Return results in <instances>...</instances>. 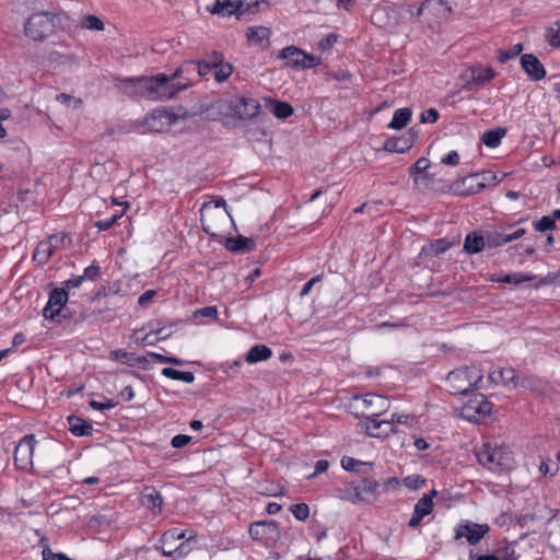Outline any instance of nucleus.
Masks as SVG:
<instances>
[{
  "mask_svg": "<svg viewBox=\"0 0 560 560\" xmlns=\"http://www.w3.org/2000/svg\"><path fill=\"white\" fill-rule=\"evenodd\" d=\"M278 58L283 60L287 67L293 69H311L322 62L319 57L307 54L296 46L284 47L279 51Z\"/></svg>",
  "mask_w": 560,
  "mask_h": 560,
  "instance_id": "8",
  "label": "nucleus"
},
{
  "mask_svg": "<svg viewBox=\"0 0 560 560\" xmlns=\"http://www.w3.org/2000/svg\"><path fill=\"white\" fill-rule=\"evenodd\" d=\"M223 58L220 54L213 52L212 55V68L213 74L218 82L225 81L232 73V67L229 63L222 62Z\"/></svg>",
  "mask_w": 560,
  "mask_h": 560,
  "instance_id": "29",
  "label": "nucleus"
},
{
  "mask_svg": "<svg viewBox=\"0 0 560 560\" xmlns=\"http://www.w3.org/2000/svg\"><path fill=\"white\" fill-rule=\"evenodd\" d=\"M68 302V292L65 288L54 289L48 298V302L43 311V315L46 319L55 320L65 311L66 303Z\"/></svg>",
  "mask_w": 560,
  "mask_h": 560,
  "instance_id": "15",
  "label": "nucleus"
},
{
  "mask_svg": "<svg viewBox=\"0 0 560 560\" xmlns=\"http://www.w3.org/2000/svg\"><path fill=\"white\" fill-rule=\"evenodd\" d=\"M56 15L48 12L32 14L24 24V34L32 40L43 42L55 32Z\"/></svg>",
  "mask_w": 560,
  "mask_h": 560,
  "instance_id": "4",
  "label": "nucleus"
},
{
  "mask_svg": "<svg viewBox=\"0 0 560 560\" xmlns=\"http://www.w3.org/2000/svg\"><path fill=\"white\" fill-rule=\"evenodd\" d=\"M476 174L479 177V182L482 183V189L485 187H487L488 185L497 183V175L493 172H491V171H487V172H482V173H476Z\"/></svg>",
  "mask_w": 560,
  "mask_h": 560,
  "instance_id": "54",
  "label": "nucleus"
},
{
  "mask_svg": "<svg viewBox=\"0 0 560 560\" xmlns=\"http://www.w3.org/2000/svg\"><path fill=\"white\" fill-rule=\"evenodd\" d=\"M475 454L479 464L494 472L510 469L513 465L512 454L505 446L485 443Z\"/></svg>",
  "mask_w": 560,
  "mask_h": 560,
  "instance_id": "2",
  "label": "nucleus"
},
{
  "mask_svg": "<svg viewBox=\"0 0 560 560\" xmlns=\"http://www.w3.org/2000/svg\"><path fill=\"white\" fill-rule=\"evenodd\" d=\"M482 380V373L476 368H462L448 373L446 382L450 393L460 395L468 393Z\"/></svg>",
  "mask_w": 560,
  "mask_h": 560,
  "instance_id": "6",
  "label": "nucleus"
},
{
  "mask_svg": "<svg viewBox=\"0 0 560 560\" xmlns=\"http://www.w3.org/2000/svg\"><path fill=\"white\" fill-rule=\"evenodd\" d=\"M451 190L459 196L474 195L482 190V183L479 182V177L475 173L455 180L451 185Z\"/></svg>",
  "mask_w": 560,
  "mask_h": 560,
  "instance_id": "22",
  "label": "nucleus"
},
{
  "mask_svg": "<svg viewBox=\"0 0 560 560\" xmlns=\"http://www.w3.org/2000/svg\"><path fill=\"white\" fill-rule=\"evenodd\" d=\"M411 119V110L407 107L399 108L395 110L390 122L388 124V128L390 129H401L404 128L409 120Z\"/></svg>",
  "mask_w": 560,
  "mask_h": 560,
  "instance_id": "35",
  "label": "nucleus"
},
{
  "mask_svg": "<svg viewBox=\"0 0 560 560\" xmlns=\"http://www.w3.org/2000/svg\"><path fill=\"white\" fill-rule=\"evenodd\" d=\"M320 280H322V276H315V277H313L310 281H307V282L303 285V288H302V290H301V293H300V296H301V298L306 296V295L311 292V290H312L313 285H314L315 283L319 282Z\"/></svg>",
  "mask_w": 560,
  "mask_h": 560,
  "instance_id": "63",
  "label": "nucleus"
},
{
  "mask_svg": "<svg viewBox=\"0 0 560 560\" xmlns=\"http://www.w3.org/2000/svg\"><path fill=\"white\" fill-rule=\"evenodd\" d=\"M270 30L264 26L249 27L247 31L248 40L257 46L267 47L269 45Z\"/></svg>",
  "mask_w": 560,
  "mask_h": 560,
  "instance_id": "27",
  "label": "nucleus"
},
{
  "mask_svg": "<svg viewBox=\"0 0 560 560\" xmlns=\"http://www.w3.org/2000/svg\"><path fill=\"white\" fill-rule=\"evenodd\" d=\"M337 42V36L334 34H329L322 38L318 43V48L322 50L329 49Z\"/></svg>",
  "mask_w": 560,
  "mask_h": 560,
  "instance_id": "61",
  "label": "nucleus"
},
{
  "mask_svg": "<svg viewBox=\"0 0 560 560\" xmlns=\"http://www.w3.org/2000/svg\"><path fill=\"white\" fill-rule=\"evenodd\" d=\"M185 536V532L177 528L165 532L160 539L163 556L175 560L185 558L194 548L195 537L190 536L177 547L173 546L177 540L184 539Z\"/></svg>",
  "mask_w": 560,
  "mask_h": 560,
  "instance_id": "5",
  "label": "nucleus"
},
{
  "mask_svg": "<svg viewBox=\"0 0 560 560\" xmlns=\"http://www.w3.org/2000/svg\"><path fill=\"white\" fill-rule=\"evenodd\" d=\"M266 107L269 112L279 119H284L293 114V107L287 103L277 100H266Z\"/></svg>",
  "mask_w": 560,
  "mask_h": 560,
  "instance_id": "28",
  "label": "nucleus"
},
{
  "mask_svg": "<svg viewBox=\"0 0 560 560\" xmlns=\"http://www.w3.org/2000/svg\"><path fill=\"white\" fill-rule=\"evenodd\" d=\"M522 49H523L522 45L517 44L513 47V50H510V52L500 51V61L505 62L509 59L516 57L522 51Z\"/></svg>",
  "mask_w": 560,
  "mask_h": 560,
  "instance_id": "59",
  "label": "nucleus"
},
{
  "mask_svg": "<svg viewBox=\"0 0 560 560\" xmlns=\"http://www.w3.org/2000/svg\"><path fill=\"white\" fill-rule=\"evenodd\" d=\"M438 118H439V113L434 108H429L421 114L422 122L433 124L438 120Z\"/></svg>",
  "mask_w": 560,
  "mask_h": 560,
  "instance_id": "60",
  "label": "nucleus"
},
{
  "mask_svg": "<svg viewBox=\"0 0 560 560\" xmlns=\"http://www.w3.org/2000/svg\"><path fill=\"white\" fill-rule=\"evenodd\" d=\"M486 246V238L476 232L469 233L464 241V249L468 254H477Z\"/></svg>",
  "mask_w": 560,
  "mask_h": 560,
  "instance_id": "34",
  "label": "nucleus"
},
{
  "mask_svg": "<svg viewBox=\"0 0 560 560\" xmlns=\"http://www.w3.org/2000/svg\"><path fill=\"white\" fill-rule=\"evenodd\" d=\"M124 92L131 96L145 97L151 101L168 100L176 95L174 86L166 74L121 79Z\"/></svg>",
  "mask_w": 560,
  "mask_h": 560,
  "instance_id": "1",
  "label": "nucleus"
},
{
  "mask_svg": "<svg viewBox=\"0 0 560 560\" xmlns=\"http://www.w3.org/2000/svg\"><path fill=\"white\" fill-rule=\"evenodd\" d=\"M533 226L538 232L553 231L557 228L551 215H545L540 220L535 221Z\"/></svg>",
  "mask_w": 560,
  "mask_h": 560,
  "instance_id": "44",
  "label": "nucleus"
},
{
  "mask_svg": "<svg viewBox=\"0 0 560 560\" xmlns=\"http://www.w3.org/2000/svg\"><path fill=\"white\" fill-rule=\"evenodd\" d=\"M438 494L436 490H431L429 493L423 494L415 505L413 514L408 522V525L416 528L420 525L423 517L431 514L433 511V497Z\"/></svg>",
  "mask_w": 560,
  "mask_h": 560,
  "instance_id": "21",
  "label": "nucleus"
},
{
  "mask_svg": "<svg viewBox=\"0 0 560 560\" xmlns=\"http://www.w3.org/2000/svg\"><path fill=\"white\" fill-rule=\"evenodd\" d=\"M355 401L363 408L362 415L365 419L377 418L389 409V400L385 396L377 394L355 397Z\"/></svg>",
  "mask_w": 560,
  "mask_h": 560,
  "instance_id": "12",
  "label": "nucleus"
},
{
  "mask_svg": "<svg viewBox=\"0 0 560 560\" xmlns=\"http://www.w3.org/2000/svg\"><path fill=\"white\" fill-rule=\"evenodd\" d=\"M37 441L33 434L23 436L14 450V464L21 470L33 468V455Z\"/></svg>",
  "mask_w": 560,
  "mask_h": 560,
  "instance_id": "11",
  "label": "nucleus"
},
{
  "mask_svg": "<svg viewBox=\"0 0 560 560\" xmlns=\"http://www.w3.org/2000/svg\"><path fill=\"white\" fill-rule=\"evenodd\" d=\"M272 357V351L265 345H256L250 348L246 354V362L254 364L260 361H266Z\"/></svg>",
  "mask_w": 560,
  "mask_h": 560,
  "instance_id": "30",
  "label": "nucleus"
},
{
  "mask_svg": "<svg viewBox=\"0 0 560 560\" xmlns=\"http://www.w3.org/2000/svg\"><path fill=\"white\" fill-rule=\"evenodd\" d=\"M81 27L91 31H103L104 23L96 15H84L80 23Z\"/></svg>",
  "mask_w": 560,
  "mask_h": 560,
  "instance_id": "41",
  "label": "nucleus"
},
{
  "mask_svg": "<svg viewBox=\"0 0 560 560\" xmlns=\"http://www.w3.org/2000/svg\"><path fill=\"white\" fill-rule=\"evenodd\" d=\"M521 65L524 71L534 81L541 80L546 75L542 63L532 54L523 55L521 58Z\"/></svg>",
  "mask_w": 560,
  "mask_h": 560,
  "instance_id": "25",
  "label": "nucleus"
},
{
  "mask_svg": "<svg viewBox=\"0 0 560 560\" xmlns=\"http://www.w3.org/2000/svg\"><path fill=\"white\" fill-rule=\"evenodd\" d=\"M229 113L238 119H250L259 113L257 100L245 96H233L226 101Z\"/></svg>",
  "mask_w": 560,
  "mask_h": 560,
  "instance_id": "10",
  "label": "nucleus"
},
{
  "mask_svg": "<svg viewBox=\"0 0 560 560\" xmlns=\"http://www.w3.org/2000/svg\"><path fill=\"white\" fill-rule=\"evenodd\" d=\"M380 485L373 479H363L355 488V495L361 501L371 502L376 498Z\"/></svg>",
  "mask_w": 560,
  "mask_h": 560,
  "instance_id": "26",
  "label": "nucleus"
},
{
  "mask_svg": "<svg viewBox=\"0 0 560 560\" xmlns=\"http://www.w3.org/2000/svg\"><path fill=\"white\" fill-rule=\"evenodd\" d=\"M67 238L66 234L60 233L39 242L33 253V259L39 265H45L54 253L63 246Z\"/></svg>",
  "mask_w": 560,
  "mask_h": 560,
  "instance_id": "13",
  "label": "nucleus"
},
{
  "mask_svg": "<svg viewBox=\"0 0 560 560\" xmlns=\"http://www.w3.org/2000/svg\"><path fill=\"white\" fill-rule=\"evenodd\" d=\"M101 275V268L97 265H91L84 269L82 278L85 280L94 281Z\"/></svg>",
  "mask_w": 560,
  "mask_h": 560,
  "instance_id": "53",
  "label": "nucleus"
},
{
  "mask_svg": "<svg viewBox=\"0 0 560 560\" xmlns=\"http://www.w3.org/2000/svg\"><path fill=\"white\" fill-rule=\"evenodd\" d=\"M197 74L198 79L203 78L207 74H209L211 71H213L212 68V56L209 57L208 60H197Z\"/></svg>",
  "mask_w": 560,
  "mask_h": 560,
  "instance_id": "46",
  "label": "nucleus"
},
{
  "mask_svg": "<svg viewBox=\"0 0 560 560\" xmlns=\"http://www.w3.org/2000/svg\"><path fill=\"white\" fill-rule=\"evenodd\" d=\"M225 246L231 252H250L254 249L255 243L252 238L240 235L229 238Z\"/></svg>",
  "mask_w": 560,
  "mask_h": 560,
  "instance_id": "33",
  "label": "nucleus"
},
{
  "mask_svg": "<svg viewBox=\"0 0 560 560\" xmlns=\"http://www.w3.org/2000/svg\"><path fill=\"white\" fill-rule=\"evenodd\" d=\"M526 233V230L523 229V228H518L516 229L514 232L512 233H506V234H503L504 236V240L503 242H506V243H511L517 238H521L522 236H524Z\"/></svg>",
  "mask_w": 560,
  "mask_h": 560,
  "instance_id": "62",
  "label": "nucleus"
},
{
  "mask_svg": "<svg viewBox=\"0 0 560 560\" xmlns=\"http://www.w3.org/2000/svg\"><path fill=\"white\" fill-rule=\"evenodd\" d=\"M534 279V276H527L522 272H514L511 275H504V276H497L492 277V281L502 282V283H511L518 285L526 281H532Z\"/></svg>",
  "mask_w": 560,
  "mask_h": 560,
  "instance_id": "36",
  "label": "nucleus"
},
{
  "mask_svg": "<svg viewBox=\"0 0 560 560\" xmlns=\"http://www.w3.org/2000/svg\"><path fill=\"white\" fill-rule=\"evenodd\" d=\"M290 510L294 517L299 521H304L310 515V509L305 503L293 504Z\"/></svg>",
  "mask_w": 560,
  "mask_h": 560,
  "instance_id": "45",
  "label": "nucleus"
},
{
  "mask_svg": "<svg viewBox=\"0 0 560 560\" xmlns=\"http://www.w3.org/2000/svg\"><path fill=\"white\" fill-rule=\"evenodd\" d=\"M462 416L470 422H479L491 413V402L482 394H475L462 407Z\"/></svg>",
  "mask_w": 560,
  "mask_h": 560,
  "instance_id": "9",
  "label": "nucleus"
},
{
  "mask_svg": "<svg viewBox=\"0 0 560 560\" xmlns=\"http://www.w3.org/2000/svg\"><path fill=\"white\" fill-rule=\"evenodd\" d=\"M371 20L372 22L380 26V27H384L386 26L387 24V12L385 9H376L373 11L372 15H371Z\"/></svg>",
  "mask_w": 560,
  "mask_h": 560,
  "instance_id": "47",
  "label": "nucleus"
},
{
  "mask_svg": "<svg viewBox=\"0 0 560 560\" xmlns=\"http://www.w3.org/2000/svg\"><path fill=\"white\" fill-rule=\"evenodd\" d=\"M424 8L427 9L425 23L430 27L440 24L451 12V8L442 0H425Z\"/></svg>",
  "mask_w": 560,
  "mask_h": 560,
  "instance_id": "19",
  "label": "nucleus"
},
{
  "mask_svg": "<svg viewBox=\"0 0 560 560\" xmlns=\"http://www.w3.org/2000/svg\"><path fill=\"white\" fill-rule=\"evenodd\" d=\"M260 0H215L211 12L222 16L236 15L237 19L246 14H254L258 11Z\"/></svg>",
  "mask_w": 560,
  "mask_h": 560,
  "instance_id": "7",
  "label": "nucleus"
},
{
  "mask_svg": "<svg viewBox=\"0 0 560 560\" xmlns=\"http://www.w3.org/2000/svg\"><path fill=\"white\" fill-rule=\"evenodd\" d=\"M459 160L460 158L457 151H450L441 159V163L447 166H456L459 163Z\"/></svg>",
  "mask_w": 560,
  "mask_h": 560,
  "instance_id": "56",
  "label": "nucleus"
},
{
  "mask_svg": "<svg viewBox=\"0 0 560 560\" xmlns=\"http://www.w3.org/2000/svg\"><path fill=\"white\" fill-rule=\"evenodd\" d=\"M176 118L173 114L158 109L148 115L143 120V127L151 132H163L168 130Z\"/></svg>",
  "mask_w": 560,
  "mask_h": 560,
  "instance_id": "16",
  "label": "nucleus"
},
{
  "mask_svg": "<svg viewBox=\"0 0 560 560\" xmlns=\"http://www.w3.org/2000/svg\"><path fill=\"white\" fill-rule=\"evenodd\" d=\"M141 502L148 509H159L161 511V506L163 503V498L159 491L154 488H145L141 495Z\"/></svg>",
  "mask_w": 560,
  "mask_h": 560,
  "instance_id": "31",
  "label": "nucleus"
},
{
  "mask_svg": "<svg viewBox=\"0 0 560 560\" xmlns=\"http://www.w3.org/2000/svg\"><path fill=\"white\" fill-rule=\"evenodd\" d=\"M149 355L152 357L159 363H172L175 365H182L184 363L183 360L176 357H167L156 352H149Z\"/></svg>",
  "mask_w": 560,
  "mask_h": 560,
  "instance_id": "50",
  "label": "nucleus"
},
{
  "mask_svg": "<svg viewBox=\"0 0 560 560\" xmlns=\"http://www.w3.org/2000/svg\"><path fill=\"white\" fill-rule=\"evenodd\" d=\"M190 440L191 438L189 435L177 434L172 439L171 445L175 448H180L187 445L190 442Z\"/></svg>",
  "mask_w": 560,
  "mask_h": 560,
  "instance_id": "58",
  "label": "nucleus"
},
{
  "mask_svg": "<svg viewBox=\"0 0 560 560\" xmlns=\"http://www.w3.org/2000/svg\"><path fill=\"white\" fill-rule=\"evenodd\" d=\"M559 470V467L557 465H553L552 467L549 465L548 462L542 460L539 465V471L544 476L553 477Z\"/></svg>",
  "mask_w": 560,
  "mask_h": 560,
  "instance_id": "57",
  "label": "nucleus"
},
{
  "mask_svg": "<svg viewBox=\"0 0 560 560\" xmlns=\"http://www.w3.org/2000/svg\"><path fill=\"white\" fill-rule=\"evenodd\" d=\"M430 167V161L427 158H420L410 168V174L413 177L415 184H419L420 180L427 179L423 173Z\"/></svg>",
  "mask_w": 560,
  "mask_h": 560,
  "instance_id": "37",
  "label": "nucleus"
},
{
  "mask_svg": "<svg viewBox=\"0 0 560 560\" xmlns=\"http://www.w3.org/2000/svg\"><path fill=\"white\" fill-rule=\"evenodd\" d=\"M488 532L489 526L487 524L466 522L457 526L455 538L460 539L465 537L470 545H476Z\"/></svg>",
  "mask_w": 560,
  "mask_h": 560,
  "instance_id": "20",
  "label": "nucleus"
},
{
  "mask_svg": "<svg viewBox=\"0 0 560 560\" xmlns=\"http://www.w3.org/2000/svg\"><path fill=\"white\" fill-rule=\"evenodd\" d=\"M84 281V279L82 278V276H73L72 278H70L69 280L65 281L63 282V288L65 289H71V288H79L82 282Z\"/></svg>",
  "mask_w": 560,
  "mask_h": 560,
  "instance_id": "64",
  "label": "nucleus"
},
{
  "mask_svg": "<svg viewBox=\"0 0 560 560\" xmlns=\"http://www.w3.org/2000/svg\"><path fill=\"white\" fill-rule=\"evenodd\" d=\"M489 380L492 383H501L510 388H516L518 385L525 386L524 381L520 383L516 371L512 368H503L490 372Z\"/></svg>",
  "mask_w": 560,
  "mask_h": 560,
  "instance_id": "24",
  "label": "nucleus"
},
{
  "mask_svg": "<svg viewBox=\"0 0 560 560\" xmlns=\"http://www.w3.org/2000/svg\"><path fill=\"white\" fill-rule=\"evenodd\" d=\"M493 77V71L490 68L481 66L470 67L463 74V79H465L464 89L470 91L475 85L481 86L491 81Z\"/></svg>",
  "mask_w": 560,
  "mask_h": 560,
  "instance_id": "18",
  "label": "nucleus"
},
{
  "mask_svg": "<svg viewBox=\"0 0 560 560\" xmlns=\"http://www.w3.org/2000/svg\"><path fill=\"white\" fill-rule=\"evenodd\" d=\"M402 482L408 489L416 490L424 485V479L420 476H408L402 480Z\"/></svg>",
  "mask_w": 560,
  "mask_h": 560,
  "instance_id": "52",
  "label": "nucleus"
},
{
  "mask_svg": "<svg viewBox=\"0 0 560 560\" xmlns=\"http://www.w3.org/2000/svg\"><path fill=\"white\" fill-rule=\"evenodd\" d=\"M69 431L75 436L90 435L92 432V424L85 420L77 417H68Z\"/></svg>",
  "mask_w": 560,
  "mask_h": 560,
  "instance_id": "32",
  "label": "nucleus"
},
{
  "mask_svg": "<svg viewBox=\"0 0 560 560\" xmlns=\"http://www.w3.org/2000/svg\"><path fill=\"white\" fill-rule=\"evenodd\" d=\"M366 433L372 438H386L398 430L394 429L393 422L389 420H377L376 418L366 419L364 422Z\"/></svg>",
  "mask_w": 560,
  "mask_h": 560,
  "instance_id": "23",
  "label": "nucleus"
},
{
  "mask_svg": "<svg viewBox=\"0 0 560 560\" xmlns=\"http://www.w3.org/2000/svg\"><path fill=\"white\" fill-rule=\"evenodd\" d=\"M451 246V242H448L445 238H440L436 240L434 243H431L429 247L425 248L424 250L427 254L440 255L445 253Z\"/></svg>",
  "mask_w": 560,
  "mask_h": 560,
  "instance_id": "43",
  "label": "nucleus"
},
{
  "mask_svg": "<svg viewBox=\"0 0 560 560\" xmlns=\"http://www.w3.org/2000/svg\"><path fill=\"white\" fill-rule=\"evenodd\" d=\"M170 81L174 79H184V83L172 84L177 92L186 90L198 79L197 62L195 60H187L175 72L168 77Z\"/></svg>",
  "mask_w": 560,
  "mask_h": 560,
  "instance_id": "17",
  "label": "nucleus"
},
{
  "mask_svg": "<svg viewBox=\"0 0 560 560\" xmlns=\"http://www.w3.org/2000/svg\"><path fill=\"white\" fill-rule=\"evenodd\" d=\"M162 375L167 378L180 381L187 384H191L195 381V376L191 372H183L173 368H164L162 370Z\"/></svg>",
  "mask_w": 560,
  "mask_h": 560,
  "instance_id": "38",
  "label": "nucleus"
},
{
  "mask_svg": "<svg viewBox=\"0 0 560 560\" xmlns=\"http://www.w3.org/2000/svg\"><path fill=\"white\" fill-rule=\"evenodd\" d=\"M200 220L202 230L211 237H220L223 228L226 226L232 218L226 209L219 208L215 205L205 203L200 210Z\"/></svg>",
  "mask_w": 560,
  "mask_h": 560,
  "instance_id": "3",
  "label": "nucleus"
},
{
  "mask_svg": "<svg viewBox=\"0 0 560 560\" xmlns=\"http://www.w3.org/2000/svg\"><path fill=\"white\" fill-rule=\"evenodd\" d=\"M504 135H505V130L502 128H498V129L486 131L482 135L481 140L485 143V145H487L489 148H495L500 144Z\"/></svg>",
  "mask_w": 560,
  "mask_h": 560,
  "instance_id": "40",
  "label": "nucleus"
},
{
  "mask_svg": "<svg viewBox=\"0 0 560 560\" xmlns=\"http://www.w3.org/2000/svg\"><path fill=\"white\" fill-rule=\"evenodd\" d=\"M503 240H504L503 233H498V232L490 233L486 237V245L490 248L499 247V246L506 244V242H503Z\"/></svg>",
  "mask_w": 560,
  "mask_h": 560,
  "instance_id": "48",
  "label": "nucleus"
},
{
  "mask_svg": "<svg viewBox=\"0 0 560 560\" xmlns=\"http://www.w3.org/2000/svg\"><path fill=\"white\" fill-rule=\"evenodd\" d=\"M249 535L254 540L269 545L280 537V532L275 521H259L249 526Z\"/></svg>",
  "mask_w": 560,
  "mask_h": 560,
  "instance_id": "14",
  "label": "nucleus"
},
{
  "mask_svg": "<svg viewBox=\"0 0 560 560\" xmlns=\"http://www.w3.org/2000/svg\"><path fill=\"white\" fill-rule=\"evenodd\" d=\"M389 422H393L394 429H397V424H405L409 428L417 423L416 417L409 413H393Z\"/></svg>",
  "mask_w": 560,
  "mask_h": 560,
  "instance_id": "42",
  "label": "nucleus"
},
{
  "mask_svg": "<svg viewBox=\"0 0 560 560\" xmlns=\"http://www.w3.org/2000/svg\"><path fill=\"white\" fill-rule=\"evenodd\" d=\"M194 317L195 318L208 317V318L217 319L218 308L215 306H206V307L196 310L194 312Z\"/></svg>",
  "mask_w": 560,
  "mask_h": 560,
  "instance_id": "49",
  "label": "nucleus"
},
{
  "mask_svg": "<svg viewBox=\"0 0 560 560\" xmlns=\"http://www.w3.org/2000/svg\"><path fill=\"white\" fill-rule=\"evenodd\" d=\"M545 38L551 47L560 49V20L547 27Z\"/></svg>",
  "mask_w": 560,
  "mask_h": 560,
  "instance_id": "39",
  "label": "nucleus"
},
{
  "mask_svg": "<svg viewBox=\"0 0 560 560\" xmlns=\"http://www.w3.org/2000/svg\"><path fill=\"white\" fill-rule=\"evenodd\" d=\"M364 465L363 462H360L353 457H349V456H345L342 459H341V466L343 469L348 470V471H357L359 466H362Z\"/></svg>",
  "mask_w": 560,
  "mask_h": 560,
  "instance_id": "51",
  "label": "nucleus"
},
{
  "mask_svg": "<svg viewBox=\"0 0 560 560\" xmlns=\"http://www.w3.org/2000/svg\"><path fill=\"white\" fill-rule=\"evenodd\" d=\"M90 406L95 410L104 411V410H108V409L116 407L117 402L113 401L112 399H106L103 402L96 401V400H91Z\"/></svg>",
  "mask_w": 560,
  "mask_h": 560,
  "instance_id": "55",
  "label": "nucleus"
}]
</instances>
